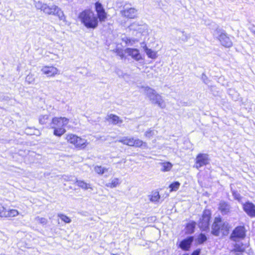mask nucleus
Returning <instances> with one entry per match:
<instances>
[{"instance_id":"f257e3e1","label":"nucleus","mask_w":255,"mask_h":255,"mask_svg":"<svg viewBox=\"0 0 255 255\" xmlns=\"http://www.w3.org/2000/svg\"><path fill=\"white\" fill-rule=\"evenodd\" d=\"M78 18L87 28L95 29L98 26V18L91 10L86 9L82 11Z\"/></svg>"},{"instance_id":"f03ea898","label":"nucleus","mask_w":255,"mask_h":255,"mask_svg":"<svg viewBox=\"0 0 255 255\" xmlns=\"http://www.w3.org/2000/svg\"><path fill=\"white\" fill-rule=\"evenodd\" d=\"M230 226L228 222L222 220L221 218L216 217L212 226L211 233L215 236H218L221 234L223 235H227Z\"/></svg>"},{"instance_id":"7ed1b4c3","label":"nucleus","mask_w":255,"mask_h":255,"mask_svg":"<svg viewBox=\"0 0 255 255\" xmlns=\"http://www.w3.org/2000/svg\"><path fill=\"white\" fill-rule=\"evenodd\" d=\"M143 89L144 94L149 98L153 104L157 105L159 107L163 108L165 107V103L163 97L153 89L149 87H145Z\"/></svg>"},{"instance_id":"20e7f679","label":"nucleus","mask_w":255,"mask_h":255,"mask_svg":"<svg viewBox=\"0 0 255 255\" xmlns=\"http://www.w3.org/2000/svg\"><path fill=\"white\" fill-rule=\"evenodd\" d=\"M214 35L220 41L221 44L226 47H230L233 45V42L229 37L221 29H217L214 32Z\"/></svg>"},{"instance_id":"39448f33","label":"nucleus","mask_w":255,"mask_h":255,"mask_svg":"<svg viewBox=\"0 0 255 255\" xmlns=\"http://www.w3.org/2000/svg\"><path fill=\"white\" fill-rule=\"evenodd\" d=\"M42 73L48 77H54L60 74V70L53 66H44L41 69Z\"/></svg>"},{"instance_id":"423d86ee","label":"nucleus","mask_w":255,"mask_h":255,"mask_svg":"<svg viewBox=\"0 0 255 255\" xmlns=\"http://www.w3.org/2000/svg\"><path fill=\"white\" fill-rule=\"evenodd\" d=\"M211 214L209 211L204 212L202 218L199 223V228L203 231H206L209 229V221L210 220Z\"/></svg>"},{"instance_id":"0eeeda50","label":"nucleus","mask_w":255,"mask_h":255,"mask_svg":"<svg viewBox=\"0 0 255 255\" xmlns=\"http://www.w3.org/2000/svg\"><path fill=\"white\" fill-rule=\"evenodd\" d=\"M194 167L197 169L206 165L209 163L208 155L205 153H199L196 156Z\"/></svg>"},{"instance_id":"6e6552de","label":"nucleus","mask_w":255,"mask_h":255,"mask_svg":"<svg viewBox=\"0 0 255 255\" xmlns=\"http://www.w3.org/2000/svg\"><path fill=\"white\" fill-rule=\"evenodd\" d=\"M95 9L97 14L98 18L100 21H105L107 18V14L105 11L102 4L99 2H96L95 3Z\"/></svg>"},{"instance_id":"1a4fd4ad","label":"nucleus","mask_w":255,"mask_h":255,"mask_svg":"<svg viewBox=\"0 0 255 255\" xmlns=\"http://www.w3.org/2000/svg\"><path fill=\"white\" fill-rule=\"evenodd\" d=\"M245 236V231L244 227L240 226L235 228L231 236V239L237 242L238 239H243Z\"/></svg>"},{"instance_id":"9d476101","label":"nucleus","mask_w":255,"mask_h":255,"mask_svg":"<svg viewBox=\"0 0 255 255\" xmlns=\"http://www.w3.org/2000/svg\"><path fill=\"white\" fill-rule=\"evenodd\" d=\"M69 120L65 118H55L52 119L51 127H56L58 128H64L68 123Z\"/></svg>"},{"instance_id":"9b49d317","label":"nucleus","mask_w":255,"mask_h":255,"mask_svg":"<svg viewBox=\"0 0 255 255\" xmlns=\"http://www.w3.org/2000/svg\"><path fill=\"white\" fill-rule=\"evenodd\" d=\"M125 53H127L128 56H131L136 61H139L142 59L137 49L127 48L125 50Z\"/></svg>"},{"instance_id":"f8f14e48","label":"nucleus","mask_w":255,"mask_h":255,"mask_svg":"<svg viewBox=\"0 0 255 255\" xmlns=\"http://www.w3.org/2000/svg\"><path fill=\"white\" fill-rule=\"evenodd\" d=\"M122 16L128 18H135L137 16V10L134 8H129L121 11Z\"/></svg>"},{"instance_id":"ddd939ff","label":"nucleus","mask_w":255,"mask_h":255,"mask_svg":"<svg viewBox=\"0 0 255 255\" xmlns=\"http://www.w3.org/2000/svg\"><path fill=\"white\" fill-rule=\"evenodd\" d=\"M130 30L137 31L139 33H143L147 29L146 24H139L137 22H134L128 26Z\"/></svg>"},{"instance_id":"4468645a","label":"nucleus","mask_w":255,"mask_h":255,"mask_svg":"<svg viewBox=\"0 0 255 255\" xmlns=\"http://www.w3.org/2000/svg\"><path fill=\"white\" fill-rule=\"evenodd\" d=\"M244 211L251 217H255V206L252 203L244 204Z\"/></svg>"},{"instance_id":"2eb2a0df","label":"nucleus","mask_w":255,"mask_h":255,"mask_svg":"<svg viewBox=\"0 0 255 255\" xmlns=\"http://www.w3.org/2000/svg\"><path fill=\"white\" fill-rule=\"evenodd\" d=\"M51 10L52 11L51 14L57 16L60 20H64L65 19L63 12L57 6L55 5H51Z\"/></svg>"},{"instance_id":"dca6fc26","label":"nucleus","mask_w":255,"mask_h":255,"mask_svg":"<svg viewBox=\"0 0 255 255\" xmlns=\"http://www.w3.org/2000/svg\"><path fill=\"white\" fill-rule=\"evenodd\" d=\"M193 241V238L190 237L182 241L179 244V247L183 250H188L190 248Z\"/></svg>"},{"instance_id":"f3484780","label":"nucleus","mask_w":255,"mask_h":255,"mask_svg":"<svg viewBox=\"0 0 255 255\" xmlns=\"http://www.w3.org/2000/svg\"><path fill=\"white\" fill-rule=\"evenodd\" d=\"M106 120L110 123H112L114 125L121 124L123 122L122 120H121L118 116L114 114H110V115H108L106 118Z\"/></svg>"},{"instance_id":"a211bd4d","label":"nucleus","mask_w":255,"mask_h":255,"mask_svg":"<svg viewBox=\"0 0 255 255\" xmlns=\"http://www.w3.org/2000/svg\"><path fill=\"white\" fill-rule=\"evenodd\" d=\"M245 250L243 244L240 242L236 243L234 245V248L231 251L232 255H237L239 254H242Z\"/></svg>"},{"instance_id":"6ab92c4d","label":"nucleus","mask_w":255,"mask_h":255,"mask_svg":"<svg viewBox=\"0 0 255 255\" xmlns=\"http://www.w3.org/2000/svg\"><path fill=\"white\" fill-rule=\"evenodd\" d=\"M219 209L222 214H227L230 212V206L224 201H221L219 206Z\"/></svg>"},{"instance_id":"aec40b11","label":"nucleus","mask_w":255,"mask_h":255,"mask_svg":"<svg viewBox=\"0 0 255 255\" xmlns=\"http://www.w3.org/2000/svg\"><path fill=\"white\" fill-rule=\"evenodd\" d=\"M122 40L127 46H133L138 42V40L136 38H131L126 36L123 37Z\"/></svg>"},{"instance_id":"412c9836","label":"nucleus","mask_w":255,"mask_h":255,"mask_svg":"<svg viewBox=\"0 0 255 255\" xmlns=\"http://www.w3.org/2000/svg\"><path fill=\"white\" fill-rule=\"evenodd\" d=\"M144 52L148 58L155 59L157 57V52L148 48L146 45L143 47Z\"/></svg>"},{"instance_id":"4be33fe9","label":"nucleus","mask_w":255,"mask_h":255,"mask_svg":"<svg viewBox=\"0 0 255 255\" xmlns=\"http://www.w3.org/2000/svg\"><path fill=\"white\" fill-rule=\"evenodd\" d=\"M19 214V212L15 209H10L6 211L5 208L4 216L3 218L15 217Z\"/></svg>"},{"instance_id":"5701e85b","label":"nucleus","mask_w":255,"mask_h":255,"mask_svg":"<svg viewBox=\"0 0 255 255\" xmlns=\"http://www.w3.org/2000/svg\"><path fill=\"white\" fill-rule=\"evenodd\" d=\"M74 181H76L77 185L79 187H80V188H81L83 189L87 190L89 188L92 189L91 187H90V184L86 183L83 180H78V179L75 178V179Z\"/></svg>"},{"instance_id":"b1692460","label":"nucleus","mask_w":255,"mask_h":255,"mask_svg":"<svg viewBox=\"0 0 255 255\" xmlns=\"http://www.w3.org/2000/svg\"><path fill=\"white\" fill-rule=\"evenodd\" d=\"M121 183L119 178H115L111 180V182L108 183L106 184V186L111 188H115Z\"/></svg>"},{"instance_id":"393cba45","label":"nucleus","mask_w":255,"mask_h":255,"mask_svg":"<svg viewBox=\"0 0 255 255\" xmlns=\"http://www.w3.org/2000/svg\"><path fill=\"white\" fill-rule=\"evenodd\" d=\"M119 141L123 143L124 144L129 146L134 145L133 138H128L127 137H124L122 139H120Z\"/></svg>"},{"instance_id":"a878e982","label":"nucleus","mask_w":255,"mask_h":255,"mask_svg":"<svg viewBox=\"0 0 255 255\" xmlns=\"http://www.w3.org/2000/svg\"><path fill=\"white\" fill-rule=\"evenodd\" d=\"M160 164L162 167L161 170L163 172L169 171L172 167V164L169 162L161 163Z\"/></svg>"},{"instance_id":"bb28decb","label":"nucleus","mask_w":255,"mask_h":255,"mask_svg":"<svg viewBox=\"0 0 255 255\" xmlns=\"http://www.w3.org/2000/svg\"><path fill=\"white\" fill-rule=\"evenodd\" d=\"M51 128L54 129V134L57 136H61L66 132V130L64 128H58L56 127Z\"/></svg>"},{"instance_id":"cd10ccee","label":"nucleus","mask_w":255,"mask_h":255,"mask_svg":"<svg viewBox=\"0 0 255 255\" xmlns=\"http://www.w3.org/2000/svg\"><path fill=\"white\" fill-rule=\"evenodd\" d=\"M134 145L136 147H142L144 148H147V144L146 142H143L139 139L133 138Z\"/></svg>"},{"instance_id":"c85d7f7f","label":"nucleus","mask_w":255,"mask_h":255,"mask_svg":"<svg viewBox=\"0 0 255 255\" xmlns=\"http://www.w3.org/2000/svg\"><path fill=\"white\" fill-rule=\"evenodd\" d=\"M75 146L77 147L84 148L85 146L86 140L80 137H78Z\"/></svg>"},{"instance_id":"c756f323","label":"nucleus","mask_w":255,"mask_h":255,"mask_svg":"<svg viewBox=\"0 0 255 255\" xmlns=\"http://www.w3.org/2000/svg\"><path fill=\"white\" fill-rule=\"evenodd\" d=\"M196 226L195 222H191L189 223L186 226V231L189 234L193 233L194 231V229Z\"/></svg>"},{"instance_id":"7c9ffc66","label":"nucleus","mask_w":255,"mask_h":255,"mask_svg":"<svg viewBox=\"0 0 255 255\" xmlns=\"http://www.w3.org/2000/svg\"><path fill=\"white\" fill-rule=\"evenodd\" d=\"M149 196L150 201L153 202L158 201L160 198V195L157 191L152 192L151 194Z\"/></svg>"},{"instance_id":"2f4dec72","label":"nucleus","mask_w":255,"mask_h":255,"mask_svg":"<svg viewBox=\"0 0 255 255\" xmlns=\"http://www.w3.org/2000/svg\"><path fill=\"white\" fill-rule=\"evenodd\" d=\"M78 136H77L76 135L70 134H68L66 136V139L68 142H69L70 143H72L74 145L76 143L77 141V139Z\"/></svg>"},{"instance_id":"473e14b6","label":"nucleus","mask_w":255,"mask_h":255,"mask_svg":"<svg viewBox=\"0 0 255 255\" xmlns=\"http://www.w3.org/2000/svg\"><path fill=\"white\" fill-rule=\"evenodd\" d=\"M35 80V76L34 74L30 73L25 77V82L28 84H33Z\"/></svg>"},{"instance_id":"72a5a7b5","label":"nucleus","mask_w":255,"mask_h":255,"mask_svg":"<svg viewBox=\"0 0 255 255\" xmlns=\"http://www.w3.org/2000/svg\"><path fill=\"white\" fill-rule=\"evenodd\" d=\"M49 121V115L47 114L40 117L39 119V123L42 125L47 123Z\"/></svg>"},{"instance_id":"f704fd0d","label":"nucleus","mask_w":255,"mask_h":255,"mask_svg":"<svg viewBox=\"0 0 255 255\" xmlns=\"http://www.w3.org/2000/svg\"><path fill=\"white\" fill-rule=\"evenodd\" d=\"M35 221L42 225H45L48 222L47 219L39 216L35 218Z\"/></svg>"},{"instance_id":"c9c22d12","label":"nucleus","mask_w":255,"mask_h":255,"mask_svg":"<svg viewBox=\"0 0 255 255\" xmlns=\"http://www.w3.org/2000/svg\"><path fill=\"white\" fill-rule=\"evenodd\" d=\"M180 184L178 182H175L172 184H171L169 186V188H170V192L176 191L178 189Z\"/></svg>"},{"instance_id":"e433bc0d","label":"nucleus","mask_w":255,"mask_h":255,"mask_svg":"<svg viewBox=\"0 0 255 255\" xmlns=\"http://www.w3.org/2000/svg\"><path fill=\"white\" fill-rule=\"evenodd\" d=\"M157 133V131L154 129H149L145 132V136L147 138H151Z\"/></svg>"},{"instance_id":"4c0bfd02","label":"nucleus","mask_w":255,"mask_h":255,"mask_svg":"<svg viewBox=\"0 0 255 255\" xmlns=\"http://www.w3.org/2000/svg\"><path fill=\"white\" fill-rule=\"evenodd\" d=\"M58 216L59 217H60L61 220L66 223H70L71 222V220L65 215L59 214Z\"/></svg>"},{"instance_id":"58836bf2","label":"nucleus","mask_w":255,"mask_h":255,"mask_svg":"<svg viewBox=\"0 0 255 255\" xmlns=\"http://www.w3.org/2000/svg\"><path fill=\"white\" fill-rule=\"evenodd\" d=\"M115 52L118 55H119L122 59L124 58L125 57V54L124 52L122 49L121 48H116L114 50Z\"/></svg>"},{"instance_id":"ea45409f","label":"nucleus","mask_w":255,"mask_h":255,"mask_svg":"<svg viewBox=\"0 0 255 255\" xmlns=\"http://www.w3.org/2000/svg\"><path fill=\"white\" fill-rule=\"evenodd\" d=\"M182 36L181 37V40L183 42H186L190 37L189 34L186 33L185 31H181Z\"/></svg>"},{"instance_id":"a19ab883","label":"nucleus","mask_w":255,"mask_h":255,"mask_svg":"<svg viewBox=\"0 0 255 255\" xmlns=\"http://www.w3.org/2000/svg\"><path fill=\"white\" fill-rule=\"evenodd\" d=\"M51 8V6H49L47 4H45V5L44 6L43 11L46 14L50 15L52 13Z\"/></svg>"},{"instance_id":"79ce46f5","label":"nucleus","mask_w":255,"mask_h":255,"mask_svg":"<svg viewBox=\"0 0 255 255\" xmlns=\"http://www.w3.org/2000/svg\"><path fill=\"white\" fill-rule=\"evenodd\" d=\"M207 240L206 236L203 234H201L198 238V243L199 244H202Z\"/></svg>"},{"instance_id":"37998d69","label":"nucleus","mask_w":255,"mask_h":255,"mask_svg":"<svg viewBox=\"0 0 255 255\" xmlns=\"http://www.w3.org/2000/svg\"><path fill=\"white\" fill-rule=\"evenodd\" d=\"M45 5V3H43L40 1H37L35 3V6L38 9H40L43 11L44 6Z\"/></svg>"},{"instance_id":"c03bdc74","label":"nucleus","mask_w":255,"mask_h":255,"mask_svg":"<svg viewBox=\"0 0 255 255\" xmlns=\"http://www.w3.org/2000/svg\"><path fill=\"white\" fill-rule=\"evenodd\" d=\"M232 193H233V195L234 198L235 199L237 200L239 202H241L242 197H241V195H240V194L235 191H233Z\"/></svg>"},{"instance_id":"a18cd8bd","label":"nucleus","mask_w":255,"mask_h":255,"mask_svg":"<svg viewBox=\"0 0 255 255\" xmlns=\"http://www.w3.org/2000/svg\"><path fill=\"white\" fill-rule=\"evenodd\" d=\"M102 167L101 166H96L94 168V170L95 172L98 173V174H103V173L102 172Z\"/></svg>"},{"instance_id":"49530a36","label":"nucleus","mask_w":255,"mask_h":255,"mask_svg":"<svg viewBox=\"0 0 255 255\" xmlns=\"http://www.w3.org/2000/svg\"><path fill=\"white\" fill-rule=\"evenodd\" d=\"M5 207L2 204L0 203V217L3 218L4 216Z\"/></svg>"},{"instance_id":"de8ad7c7","label":"nucleus","mask_w":255,"mask_h":255,"mask_svg":"<svg viewBox=\"0 0 255 255\" xmlns=\"http://www.w3.org/2000/svg\"><path fill=\"white\" fill-rule=\"evenodd\" d=\"M110 168H106V167H102V172L104 173H106V172H107L109 170Z\"/></svg>"},{"instance_id":"09e8293b","label":"nucleus","mask_w":255,"mask_h":255,"mask_svg":"<svg viewBox=\"0 0 255 255\" xmlns=\"http://www.w3.org/2000/svg\"><path fill=\"white\" fill-rule=\"evenodd\" d=\"M199 253H200V251H194L193 254H192V255H199Z\"/></svg>"},{"instance_id":"8fccbe9b","label":"nucleus","mask_w":255,"mask_h":255,"mask_svg":"<svg viewBox=\"0 0 255 255\" xmlns=\"http://www.w3.org/2000/svg\"><path fill=\"white\" fill-rule=\"evenodd\" d=\"M125 162H126V160L123 159V160H121V161L118 162L117 164H120V163H125Z\"/></svg>"},{"instance_id":"3c124183","label":"nucleus","mask_w":255,"mask_h":255,"mask_svg":"<svg viewBox=\"0 0 255 255\" xmlns=\"http://www.w3.org/2000/svg\"><path fill=\"white\" fill-rule=\"evenodd\" d=\"M252 31H253V32L254 33H255V30H254V29H252Z\"/></svg>"},{"instance_id":"603ef678","label":"nucleus","mask_w":255,"mask_h":255,"mask_svg":"<svg viewBox=\"0 0 255 255\" xmlns=\"http://www.w3.org/2000/svg\"><path fill=\"white\" fill-rule=\"evenodd\" d=\"M67 180H72L70 179H67Z\"/></svg>"},{"instance_id":"864d4df0","label":"nucleus","mask_w":255,"mask_h":255,"mask_svg":"<svg viewBox=\"0 0 255 255\" xmlns=\"http://www.w3.org/2000/svg\"><path fill=\"white\" fill-rule=\"evenodd\" d=\"M111 255H116L114 254H112Z\"/></svg>"}]
</instances>
